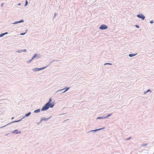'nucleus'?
Instances as JSON below:
<instances>
[{
  "label": "nucleus",
  "instance_id": "obj_25",
  "mask_svg": "<svg viewBox=\"0 0 154 154\" xmlns=\"http://www.w3.org/2000/svg\"><path fill=\"white\" fill-rule=\"evenodd\" d=\"M19 21V23H23V22H24V20H21Z\"/></svg>",
  "mask_w": 154,
  "mask_h": 154
},
{
  "label": "nucleus",
  "instance_id": "obj_43",
  "mask_svg": "<svg viewBox=\"0 0 154 154\" xmlns=\"http://www.w3.org/2000/svg\"><path fill=\"white\" fill-rule=\"evenodd\" d=\"M17 5H18L20 6L21 5V3H19L17 4Z\"/></svg>",
  "mask_w": 154,
  "mask_h": 154
},
{
  "label": "nucleus",
  "instance_id": "obj_41",
  "mask_svg": "<svg viewBox=\"0 0 154 154\" xmlns=\"http://www.w3.org/2000/svg\"><path fill=\"white\" fill-rule=\"evenodd\" d=\"M26 116H25V115L24 116H23V117L22 118V119H24V118H25Z\"/></svg>",
  "mask_w": 154,
  "mask_h": 154
},
{
  "label": "nucleus",
  "instance_id": "obj_40",
  "mask_svg": "<svg viewBox=\"0 0 154 154\" xmlns=\"http://www.w3.org/2000/svg\"><path fill=\"white\" fill-rule=\"evenodd\" d=\"M54 61H50V63L49 64H50V65Z\"/></svg>",
  "mask_w": 154,
  "mask_h": 154
},
{
  "label": "nucleus",
  "instance_id": "obj_28",
  "mask_svg": "<svg viewBox=\"0 0 154 154\" xmlns=\"http://www.w3.org/2000/svg\"><path fill=\"white\" fill-rule=\"evenodd\" d=\"M131 137H129L128 138H127L125 140H129L130 139H131Z\"/></svg>",
  "mask_w": 154,
  "mask_h": 154
},
{
  "label": "nucleus",
  "instance_id": "obj_7",
  "mask_svg": "<svg viewBox=\"0 0 154 154\" xmlns=\"http://www.w3.org/2000/svg\"><path fill=\"white\" fill-rule=\"evenodd\" d=\"M39 56V54H35L32 57V59H34L35 58V57H38L40 58V56Z\"/></svg>",
  "mask_w": 154,
  "mask_h": 154
},
{
  "label": "nucleus",
  "instance_id": "obj_35",
  "mask_svg": "<svg viewBox=\"0 0 154 154\" xmlns=\"http://www.w3.org/2000/svg\"><path fill=\"white\" fill-rule=\"evenodd\" d=\"M105 127H102V128H100V130H103V129H104L105 128Z\"/></svg>",
  "mask_w": 154,
  "mask_h": 154
},
{
  "label": "nucleus",
  "instance_id": "obj_14",
  "mask_svg": "<svg viewBox=\"0 0 154 154\" xmlns=\"http://www.w3.org/2000/svg\"><path fill=\"white\" fill-rule=\"evenodd\" d=\"M40 109H38L34 111V112L35 113H38L40 112Z\"/></svg>",
  "mask_w": 154,
  "mask_h": 154
},
{
  "label": "nucleus",
  "instance_id": "obj_26",
  "mask_svg": "<svg viewBox=\"0 0 154 154\" xmlns=\"http://www.w3.org/2000/svg\"><path fill=\"white\" fill-rule=\"evenodd\" d=\"M4 33H2L0 34V37H2L4 35Z\"/></svg>",
  "mask_w": 154,
  "mask_h": 154
},
{
  "label": "nucleus",
  "instance_id": "obj_6",
  "mask_svg": "<svg viewBox=\"0 0 154 154\" xmlns=\"http://www.w3.org/2000/svg\"><path fill=\"white\" fill-rule=\"evenodd\" d=\"M52 116H51L50 117L48 118H44V117H43L42 118L41 120H40V122H41L42 121H47Z\"/></svg>",
  "mask_w": 154,
  "mask_h": 154
},
{
  "label": "nucleus",
  "instance_id": "obj_15",
  "mask_svg": "<svg viewBox=\"0 0 154 154\" xmlns=\"http://www.w3.org/2000/svg\"><path fill=\"white\" fill-rule=\"evenodd\" d=\"M112 113H109L108 114H107L106 116H105V118H108V117L111 116L112 115Z\"/></svg>",
  "mask_w": 154,
  "mask_h": 154
},
{
  "label": "nucleus",
  "instance_id": "obj_3",
  "mask_svg": "<svg viewBox=\"0 0 154 154\" xmlns=\"http://www.w3.org/2000/svg\"><path fill=\"white\" fill-rule=\"evenodd\" d=\"M137 17L143 20L145 18V16L142 13L137 14Z\"/></svg>",
  "mask_w": 154,
  "mask_h": 154
},
{
  "label": "nucleus",
  "instance_id": "obj_10",
  "mask_svg": "<svg viewBox=\"0 0 154 154\" xmlns=\"http://www.w3.org/2000/svg\"><path fill=\"white\" fill-rule=\"evenodd\" d=\"M19 122V120H16V121H13V122H10V123H9V124L6 125L4 126L3 127H0V128H2L3 127H5V126H7V125H8L9 124H11L12 123H14V122Z\"/></svg>",
  "mask_w": 154,
  "mask_h": 154
},
{
  "label": "nucleus",
  "instance_id": "obj_42",
  "mask_svg": "<svg viewBox=\"0 0 154 154\" xmlns=\"http://www.w3.org/2000/svg\"><path fill=\"white\" fill-rule=\"evenodd\" d=\"M100 128H99V129H96L97 131H100Z\"/></svg>",
  "mask_w": 154,
  "mask_h": 154
},
{
  "label": "nucleus",
  "instance_id": "obj_46",
  "mask_svg": "<svg viewBox=\"0 0 154 154\" xmlns=\"http://www.w3.org/2000/svg\"><path fill=\"white\" fill-rule=\"evenodd\" d=\"M14 119V117H12L11 118V119Z\"/></svg>",
  "mask_w": 154,
  "mask_h": 154
},
{
  "label": "nucleus",
  "instance_id": "obj_11",
  "mask_svg": "<svg viewBox=\"0 0 154 154\" xmlns=\"http://www.w3.org/2000/svg\"><path fill=\"white\" fill-rule=\"evenodd\" d=\"M105 118V115H103L102 116H99L97 118V119H104Z\"/></svg>",
  "mask_w": 154,
  "mask_h": 154
},
{
  "label": "nucleus",
  "instance_id": "obj_31",
  "mask_svg": "<svg viewBox=\"0 0 154 154\" xmlns=\"http://www.w3.org/2000/svg\"><path fill=\"white\" fill-rule=\"evenodd\" d=\"M135 27L137 28H140L139 26L138 25H135Z\"/></svg>",
  "mask_w": 154,
  "mask_h": 154
},
{
  "label": "nucleus",
  "instance_id": "obj_27",
  "mask_svg": "<svg viewBox=\"0 0 154 154\" xmlns=\"http://www.w3.org/2000/svg\"><path fill=\"white\" fill-rule=\"evenodd\" d=\"M26 33V32H24V33H20V35H24Z\"/></svg>",
  "mask_w": 154,
  "mask_h": 154
},
{
  "label": "nucleus",
  "instance_id": "obj_38",
  "mask_svg": "<svg viewBox=\"0 0 154 154\" xmlns=\"http://www.w3.org/2000/svg\"><path fill=\"white\" fill-rule=\"evenodd\" d=\"M4 35H6L8 34V32H6L5 33H4Z\"/></svg>",
  "mask_w": 154,
  "mask_h": 154
},
{
  "label": "nucleus",
  "instance_id": "obj_45",
  "mask_svg": "<svg viewBox=\"0 0 154 154\" xmlns=\"http://www.w3.org/2000/svg\"><path fill=\"white\" fill-rule=\"evenodd\" d=\"M22 119H22H22H19V122L21 121H22Z\"/></svg>",
  "mask_w": 154,
  "mask_h": 154
},
{
  "label": "nucleus",
  "instance_id": "obj_34",
  "mask_svg": "<svg viewBox=\"0 0 154 154\" xmlns=\"http://www.w3.org/2000/svg\"><path fill=\"white\" fill-rule=\"evenodd\" d=\"M105 127H102V128H100V130H103V129H104L105 128Z\"/></svg>",
  "mask_w": 154,
  "mask_h": 154
},
{
  "label": "nucleus",
  "instance_id": "obj_12",
  "mask_svg": "<svg viewBox=\"0 0 154 154\" xmlns=\"http://www.w3.org/2000/svg\"><path fill=\"white\" fill-rule=\"evenodd\" d=\"M64 90V88L62 89H60L58 91H57L56 92H59V93L61 94L63 93H64L65 92H63V91Z\"/></svg>",
  "mask_w": 154,
  "mask_h": 154
},
{
  "label": "nucleus",
  "instance_id": "obj_19",
  "mask_svg": "<svg viewBox=\"0 0 154 154\" xmlns=\"http://www.w3.org/2000/svg\"><path fill=\"white\" fill-rule=\"evenodd\" d=\"M50 65V64H48L47 66L43 67H42L41 68V70H42L43 69H45L47 67L49 66Z\"/></svg>",
  "mask_w": 154,
  "mask_h": 154
},
{
  "label": "nucleus",
  "instance_id": "obj_30",
  "mask_svg": "<svg viewBox=\"0 0 154 154\" xmlns=\"http://www.w3.org/2000/svg\"><path fill=\"white\" fill-rule=\"evenodd\" d=\"M33 59H32H32L30 60H29L27 62V63H30Z\"/></svg>",
  "mask_w": 154,
  "mask_h": 154
},
{
  "label": "nucleus",
  "instance_id": "obj_47",
  "mask_svg": "<svg viewBox=\"0 0 154 154\" xmlns=\"http://www.w3.org/2000/svg\"><path fill=\"white\" fill-rule=\"evenodd\" d=\"M27 30H27V29H26V32H27Z\"/></svg>",
  "mask_w": 154,
  "mask_h": 154
},
{
  "label": "nucleus",
  "instance_id": "obj_16",
  "mask_svg": "<svg viewBox=\"0 0 154 154\" xmlns=\"http://www.w3.org/2000/svg\"><path fill=\"white\" fill-rule=\"evenodd\" d=\"M70 87H66L65 88H64V89H65V90L63 91V92H65L66 91H67V90H68L70 88Z\"/></svg>",
  "mask_w": 154,
  "mask_h": 154
},
{
  "label": "nucleus",
  "instance_id": "obj_23",
  "mask_svg": "<svg viewBox=\"0 0 154 154\" xmlns=\"http://www.w3.org/2000/svg\"><path fill=\"white\" fill-rule=\"evenodd\" d=\"M148 145V143H143L141 145V146H146Z\"/></svg>",
  "mask_w": 154,
  "mask_h": 154
},
{
  "label": "nucleus",
  "instance_id": "obj_4",
  "mask_svg": "<svg viewBox=\"0 0 154 154\" xmlns=\"http://www.w3.org/2000/svg\"><path fill=\"white\" fill-rule=\"evenodd\" d=\"M56 103V102L54 100L52 103H48V106L49 107V108H52Z\"/></svg>",
  "mask_w": 154,
  "mask_h": 154
},
{
  "label": "nucleus",
  "instance_id": "obj_44",
  "mask_svg": "<svg viewBox=\"0 0 154 154\" xmlns=\"http://www.w3.org/2000/svg\"><path fill=\"white\" fill-rule=\"evenodd\" d=\"M42 54L41 55H40V54H39V56H40V57H42Z\"/></svg>",
  "mask_w": 154,
  "mask_h": 154
},
{
  "label": "nucleus",
  "instance_id": "obj_5",
  "mask_svg": "<svg viewBox=\"0 0 154 154\" xmlns=\"http://www.w3.org/2000/svg\"><path fill=\"white\" fill-rule=\"evenodd\" d=\"M11 133L12 134H18L21 133V132L20 131H18L17 129H15L13 131H11Z\"/></svg>",
  "mask_w": 154,
  "mask_h": 154
},
{
  "label": "nucleus",
  "instance_id": "obj_18",
  "mask_svg": "<svg viewBox=\"0 0 154 154\" xmlns=\"http://www.w3.org/2000/svg\"><path fill=\"white\" fill-rule=\"evenodd\" d=\"M97 131L96 129L94 130H91V131L88 132V133H90L91 132H94L95 133Z\"/></svg>",
  "mask_w": 154,
  "mask_h": 154
},
{
  "label": "nucleus",
  "instance_id": "obj_39",
  "mask_svg": "<svg viewBox=\"0 0 154 154\" xmlns=\"http://www.w3.org/2000/svg\"><path fill=\"white\" fill-rule=\"evenodd\" d=\"M4 4V3H2L1 4V7H3V5Z\"/></svg>",
  "mask_w": 154,
  "mask_h": 154
},
{
  "label": "nucleus",
  "instance_id": "obj_2",
  "mask_svg": "<svg viewBox=\"0 0 154 154\" xmlns=\"http://www.w3.org/2000/svg\"><path fill=\"white\" fill-rule=\"evenodd\" d=\"M107 28V26L104 24L101 25L99 27V29L101 30H105Z\"/></svg>",
  "mask_w": 154,
  "mask_h": 154
},
{
  "label": "nucleus",
  "instance_id": "obj_21",
  "mask_svg": "<svg viewBox=\"0 0 154 154\" xmlns=\"http://www.w3.org/2000/svg\"><path fill=\"white\" fill-rule=\"evenodd\" d=\"M52 100L51 98H50L49 99L47 103L49 104V103H50L52 101Z\"/></svg>",
  "mask_w": 154,
  "mask_h": 154
},
{
  "label": "nucleus",
  "instance_id": "obj_1",
  "mask_svg": "<svg viewBox=\"0 0 154 154\" xmlns=\"http://www.w3.org/2000/svg\"><path fill=\"white\" fill-rule=\"evenodd\" d=\"M49 108V107L48 106V103H46L41 109L42 111H46L48 110Z\"/></svg>",
  "mask_w": 154,
  "mask_h": 154
},
{
  "label": "nucleus",
  "instance_id": "obj_36",
  "mask_svg": "<svg viewBox=\"0 0 154 154\" xmlns=\"http://www.w3.org/2000/svg\"><path fill=\"white\" fill-rule=\"evenodd\" d=\"M58 14L57 13H54V17H55L56 16H57V15Z\"/></svg>",
  "mask_w": 154,
  "mask_h": 154
},
{
  "label": "nucleus",
  "instance_id": "obj_32",
  "mask_svg": "<svg viewBox=\"0 0 154 154\" xmlns=\"http://www.w3.org/2000/svg\"><path fill=\"white\" fill-rule=\"evenodd\" d=\"M149 23H154V21H153V20H151L150 21Z\"/></svg>",
  "mask_w": 154,
  "mask_h": 154
},
{
  "label": "nucleus",
  "instance_id": "obj_13",
  "mask_svg": "<svg viewBox=\"0 0 154 154\" xmlns=\"http://www.w3.org/2000/svg\"><path fill=\"white\" fill-rule=\"evenodd\" d=\"M137 53L135 54H129L128 56L130 57H132L134 56H136L137 54Z\"/></svg>",
  "mask_w": 154,
  "mask_h": 154
},
{
  "label": "nucleus",
  "instance_id": "obj_24",
  "mask_svg": "<svg viewBox=\"0 0 154 154\" xmlns=\"http://www.w3.org/2000/svg\"><path fill=\"white\" fill-rule=\"evenodd\" d=\"M112 65V64L109 63H105L104 64V65Z\"/></svg>",
  "mask_w": 154,
  "mask_h": 154
},
{
  "label": "nucleus",
  "instance_id": "obj_9",
  "mask_svg": "<svg viewBox=\"0 0 154 154\" xmlns=\"http://www.w3.org/2000/svg\"><path fill=\"white\" fill-rule=\"evenodd\" d=\"M27 51V50L26 49L23 50H19L16 51V52L18 53H20L21 52H26Z\"/></svg>",
  "mask_w": 154,
  "mask_h": 154
},
{
  "label": "nucleus",
  "instance_id": "obj_20",
  "mask_svg": "<svg viewBox=\"0 0 154 154\" xmlns=\"http://www.w3.org/2000/svg\"><path fill=\"white\" fill-rule=\"evenodd\" d=\"M150 91V92H151V90L149 89H148L147 90H146V91H144V94H146L148 93Z\"/></svg>",
  "mask_w": 154,
  "mask_h": 154
},
{
  "label": "nucleus",
  "instance_id": "obj_22",
  "mask_svg": "<svg viewBox=\"0 0 154 154\" xmlns=\"http://www.w3.org/2000/svg\"><path fill=\"white\" fill-rule=\"evenodd\" d=\"M28 1L27 0H26V1H25V4L24 5V6H26L28 5Z\"/></svg>",
  "mask_w": 154,
  "mask_h": 154
},
{
  "label": "nucleus",
  "instance_id": "obj_33",
  "mask_svg": "<svg viewBox=\"0 0 154 154\" xmlns=\"http://www.w3.org/2000/svg\"><path fill=\"white\" fill-rule=\"evenodd\" d=\"M105 127H102V128H100V130H103V129H104L105 128Z\"/></svg>",
  "mask_w": 154,
  "mask_h": 154
},
{
  "label": "nucleus",
  "instance_id": "obj_8",
  "mask_svg": "<svg viewBox=\"0 0 154 154\" xmlns=\"http://www.w3.org/2000/svg\"><path fill=\"white\" fill-rule=\"evenodd\" d=\"M32 70L34 72H36L37 71H39L40 70H41V68H35L34 69H32Z\"/></svg>",
  "mask_w": 154,
  "mask_h": 154
},
{
  "label": "nucleus",
  "instance_id": "obj_29",
  "mask_svg": "<svg viewBox=\"0 0 154 154\" xmlns=\"http://www.w3.org/2000/svg\"><path fill=\"white\" fill-rule=\"evenodd\" d=\"M19 23L18 21H15L14 23H13V24H16Z\"/></svg>",
  "mask_w": 154,
  "mask_h": 154
},
{
  "label": "nucleus",
  "instance_id": "obj_17",
  "mask_svg": "<svg viewBox=\"0 0 154 154\" xmlns=\"http://www.w3.org/2000/svg\"><path fill=\"white\" fill-rule=\"evenodd\" d=\"M31 114V112H29L25 114V116H26L27 117H28Z\"/></svg>",
  "mask_w": 154,
  "mask_h": 154
},
{
  "label": "nucleus",
  "instance_id": "obj_37",
  "mask_svg": "<svg viewBox=\"0 0 154 154\" xmlns=\"http://www.w3.org/2000/svg\"><path fill=\"white\" fill-rule=\"evenodd\" d=\"M41 122H36V123L38 125H39V124L40 123H41Z\"/></svg>",
  "mask_w": 154,
  "mask_h": 154
}]
</instances>
